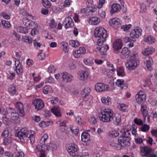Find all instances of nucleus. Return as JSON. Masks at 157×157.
I'll list each match as a JSON object with an SVG mask.
<instances>
[{
  "label": "nucleus",
  "instance_id": "obj_13",
  "mask_svg": "<svg viewBox=\"0 0 157 157\" xmlns=\"http://www.w3.org/2000/svg\"><path fill=\"white\" fill-rule=\"evenodd\" d=\"M109 23L115 29H117L118 27L121 26L122 21L120 19L115 18L110 20L109 21Z\"/></svg>",
  "mask_w": 157,
  "mask_h": 157
},
{
  "label": "nucleus",
  "instance_id": "obj_63",
  "mask_svg": "<svg viewBox=\"0 0 157 157\" xmlns=\"http://www.w3.org/2000/svg\"><path fill=\"white\" fill-rule=\"evenodd\" d=\"M11 137L4 138L3 144L5 145H8L11 143Z\"/></svg>",
  "mask_w": 157,
  "mask_h": 157
},
{
  "label": "nucleus",
  "instance_id": "obj_61",
  "mask_svg": "<svg viewBox=\"0 0 157 157\" xmlns=\"http://www.w3.org/2000/svg\"><path fill=\"white\" fill-rule=\"evenodd\" d=\"M56 71L55 67L53 65L49 66L47 68V71L49 73H53Z\"/></svg>",
  "mask_w": 157,
  "mask_h": 157
},
{
  "label": "nucleus",
  "instance_id": "obj_41",
  "mask_svg": "<svg viewBox=\"0 0 157 157\" xmlns=\"http://www.w3.org/2000/svg\"><path fill=\"white\" fill-rule=\"evenodd\" d=\"M93 2V0H89V3H90L91 5L89 7V12L93 13L97 10V7L95 5H92Z\"/></svg>",
  "mask_w": 157,
  "mask_h": 157
},
{
  "label": "nucleus",
  "instance_id": "obj_27",
  "mask_svg": "<svg viewBox=\"0 0 157 157\" xmlns=\"http://www.w3.org/2000/svg\"><path fill=\"white\" fill-rule=\"evenodd\" d=\"M144 40L148 44H154L155 41L156 40L153 36L150 35L145 36Z\"/></svg>",
  "mask_w": 157,
  "mask_h": 157
},
{
  "label": "nucleus",
  "instance_id": "obj_46",
  "mask_svg": "<svg viewBox=\"0 0 157 157\" xmlns=\"http://www.w3.org/2000/svg\"><path fill=\"white\" fill-rule=\"evenodd\" d=\"M2 26L4 28L8 29L11 27V25L10 23L8 21L4 20L2 21Z\"/></svg>",
  "mask_w": 157,
  "mask_h": 157
},
{
  "label": "nucleus",
  "instance_id": "obj_4",
  "mask_svg": "<svg viewBox=\"0 0 157 157\" xmlns=\"http://www.w3.org/2000/svg\"><path fill=\"white\" fill-rule=\"evenodd\" d=\"M14 110H12L11 113H8L7 110L5 109L1 111V114L3 115L2 121L4 123L7 124L10 121H14L18 120V114L14 112Z\"/></svg>",
  "mask_w": 157,
  "mask_h": 157
},
{
  "label": "nucleus",
  "instance_id": "obj_5",
  "mask_svg": "<svg viewBox=\"0 0 157 157\" xmlns=\"http://www.w3.org/2000/svg\"><path fill=\"white\" fill-rule=\"evenodd\" d=\"M130 131L129 129H124L121 131V135L118 138V141L119 144L123 147H125L129 145Z\"/></svg>",
  "mask_w": 157,
  "mask_h": 157
},
{
  "label": "nucleus",
  "instance_id": "obj_58",
  "mask_svg": "<svg viewBox=\"0 0 157 157\" xmlns=\"http://www.w3.org/2000/svg\"><path fill=\"white\" fill-rule=\"evenodd\" d=\"M57 25L54 19H52L49 24V26L51 29H55L56 28Z\"/></svg>",
  "mask_w": 157,
  "mask_h": 157
},
{
  "label": "nucleus",
  "instance_id": "obj_47",
  "mask_svg": "<svg viewBox=\"0 0 157 157\" xmlns=\"http://www.w3.org/2000/svg\"><path fill=\"white\" fill-rule=\"evenodd\" d=\"M88 88L87 86L83 88L82 92V95L83 98L85 100V98L88 96Z\"/></svg>",
  "mask_w": 157,
  "mask_h": 157
},
{
  "label": "nucleus",
  "instance_id": "obj_25",
  "mask_svg": "<svg viewBox=\"0 0 157 157\" xmlns=\"http://www.w3.org/2000/svg\"><path fill=\"white\" fill-rule=\"evenodd\" d=\"M81 140L84 145H87L88 142V131L82 133L81 135Z\"/></svg>",
  "mask_w": 157,
  "mask_h": 157
},
{
  "label": "nucleus",
  "instance_id": "obj_32",
  "mask_svg": "<svg viewBox=\"0 0 157 157\" xmlns=\"http://www.w3.org/2000/svg\"><path fill=\"white\" fill-rule=\"evenodd\" d=\"M89 23L93 25H97L100 22V19L98 17H92L89 20Z\"/></svg>",
  "mask_w": 157,
  "mask_h": 157
},
{
  "label": "nucleus",
  "instance_id": "obj_37",
  "mask_svg": "<svg viewBox=\"0 0 157 157\" xmlns=\"http://www.w3.org/2000/svg\"><path fill=\"white\" fill-rule=\"evenodd\" d=\"M153 80L151 78H147L145 81V84L144 86H148L150 89L153 88Z\"/></svg>",
  "mask_w": 157,
  "mask_h": 157
},
{
  "label": "nucleus",
  "instance_id": "obj_49",
  "mask_svg": "<svg viewBox=\"0 0 157 157\" xmlns=\"http://www.w3.org/2000/svg\"><path fill=\"white\" fill-rule=\"evenodd\" d=\"M2 136L4 138L10 137L11 136V134L8 130L6 129L2 132Z\"/></svg>",
  "mask_w": 157,
  "mask_h": 157
},
{
  "label": "nucleus",
  "instance_id": "obj_48",
  "mask_svg": "<svg viewBox=\"0 0 157 157\" xmlns=\"http://www.w3.org/2000/svg\"><path fill=\"white\" fill-rule=\"evenodd\" d=\"M48 138V136L47 134H44L41 137L40 140V144H45L47 142Z\"/></svg>",
  "mask_w": 157,
  "mask_h": 157
},
{
  "label": "nucleus",
  "instance_id": "obj_57",
  "mask_svg": "<svg viewBox=\"0 0 157 157\" xmlns=\"http://www.w3.org/2000/svg\"><path fill=\"white\" fill-rule=\"evenodd\" d=\"M24 154L21 151H18L14 153L12 157H24Z\"/></svg>",
  "mask_w": 157,
  "mask_h": 157
},
{
  "label": "nucleus",
  "instance_id": "obj_2",
  "mask_svg": "<svg viewBox=\"0 0 157 157\" xmlns=\"http://www.w3.org/2000/svg\"><path fill=\"white\" fill-rule=\"evenodd\" d=\"M94 34L95 37L98 38L97 45L102 46L108 36L107 31L102 27H97L95 29Z\"/></svg>",
  "mask_w": 157,
  "mask_h": 157
},
{
  "label": "nucleus",
  "instance_id": "obj_22",
  "mask_svg": "<svg viewBox=\"0 0 157 157\" xmlns=\"http://www.w3.org/2000/svg\"><path fill=\"white\" fill-rule=\"evenodd\" d=\"M130 51L127 47H124L119 54L120 56L122 58L126 59L129 56Z\"/></svg>",
  "mask_w": 157,
  "mask_h": 157
},
{
  "label": "nucleus",
  "instance_id": "obj_36",
  "mask_svg": "<svg viewBox=\"0 0 157 157\" xmlns=\"http://www.w3.org/2000/svg\"><path fill=\"white\" fill-rule=\"evenodd\" d=\"M22 40L23 42L30 44H32L33 42V39L31 37L26 36H22Z\"/></svg>",
  "mask_w": 157,
  "mask_h": 157
},
{
  "label": "nucleus",
  "instance_id": "obj_35",
  "mask_svg": "<svg viewBox=\"0 0 157 157\" xmlns=\"http://www.w3.org/2000/svg\"><path fill=\"white\" fill-rule=\"evenodd\" d=\"M70 131L73 134L77 136L79 130L76 126L71 125L70 127Z\"/></svg>",
  "mask_w": 157,
  "mask_h": 157
},
{
  "label": "nucleus",
  "instance_id": "obj_60",
  "mask_svg": "<svg viewBox=\"0 0 157 157\" xmlns=\"http://www.w3.org/2000/svg\"><path fill=\"white\" fill-rule=\"evenodd\" d=\"M15 76V74L14 72L10 71L7 73V77L8 79L12 80L13 79Z\"/></svg>",
  "mask_w": 157,
  "mask_h": 157
},
{
  "label": "nucleus",
  "instance_id": "obj_52",
  "mask_svg": "<svg viewBox=\"0 0 157 157\" xmlns=\"http://www.w3.org/2000/svg\"><path fill=\"white\" fill-rule=\"evenodd\" d=\"M147 9V6L145 4L142 3L141 4L140 6V13H145L146 12Z\"/></svg>",
  "mask_w": 157,
  "mask_h": 157
},
{
  "label": "nucleus",
  "instance_id": "obj_56",
  "mask_svg": "<svg viewBox=\"0 0 157 157\" xmlns=\"http://www.w3.org/2000/svg\"><path fill=\"white\" fill-rule=\"evenodd\" d=\"M42 3L44 7L48 8H50L51 6L50 2L48 0H42Z\"/></svg>",
  "mask_w": 157,
  "mask_h": 157
},
{
  "label": "nucleus",
  "instance_id": "obj_51",
  "mask_svg": "<svg viewBox=\"0 0 157 157\" xmlns=\"http://www.w3.org/2000/svg\"><path fill=\"white\" fill-rule=\"evenodd\" d=\"M17 30L18 32L24 34H26L28 32V29L26 28L23 27H18L17 28Z\"/></svg>",
  "mask_w": 157,
  "mask_h": 157
},
{
  "label": "nucleus",
  "instance_id": "obj_38",
  "mask_svg": "<svg viewBox=\"0 0 157 157\" xmlns=\"http://www.w3.org/2000/svg\"><path fill=\"white\" fill-rule=\"evenodd\" d=\"M68 66L70 70H74L76 67V62L74 60H71L68 62Z\"/></svg>",
  "mask_w": 157,
  "mask_h": 157
},
{
  "label": "nucleus",
  "instance_id": "obj_14",
  "mask_svg": "<svg viewBox=\"0 0 157 157\" xmlns=\"http://www.w3.org/2000/svg\"><path fill=\"white\" fill-rule=\"evenodd\" d=\"M33 103L37 110L42 109L44 105L43 101L39 98L34 100L33 101Z\"/></svg>",
  "mask_w": 157,
  "mask_h": 157
},
{
  "label": "nucleus",
  "instance_id": "obj_17",
  "mask_svg": "<svg viewBox=\"0 0 157 157\" xmlns=\"http://www.w3.org/2000/svg\"><path fill=\"white\" fill-rule=\"evenodd\" d=\"M61 77L62 80L66 82H70L73 80V76L67 72L61 73Z\"/></svg>",
  "mask_w": 157,
  "mask_h": 157
},
{
  "label": "nucleus",
  "instance_id": "obj_9",
  "mask_svg": "<svg viewBox=\"0 0 157 157\" xmlns=\"http://www.w3.org/2000/svg\"><path fill=\"white\" fill-rule=\"evenodd\" d=\"M67 150L70 155L72 157L75 156L76 153L78 151V147L77 145L74 143L69 144L67 147Z\"/></svg>",
  "mask_w": 157,
  "mask_h": 157
},
{
  "label": "nucleus",
  "instance_id": "obj_23",
  "mask_svg": "<svg viewBox=\"0 0 157 157\" xmlns=\"http://www.w3.org/2000/svg\"><path fill=\"white\" fill-rule=\"evenodd\" d=\"M54 115L57 117H60L62 116V113L60 108L58 106H54L51 109Z\"/></svg>",
  "mask_w": 157,
  "mask_h": 157
},
{
  "label": "nucleus",
  "instance_id": "obj_50",
  "mask_svg": "<svg viewBox=\"0 0 157 157\" xmlns=\"http://www.w3.org/2000/svg\"><path fill=\"white\" fill-rule=\"evenodd\" d=\"M37 57L40 60H44L46 57L45 54L42 51L40 50L38 53Z\"/></svg>",
  "mask_w": 157,
  "mask_h": 157
},
{
  "label": "nucleus",
  "instance_id": "obj_20",
  "mask_svg": "<svg viewBox=\"0 0 157 157\" xmlns=\"http://www.w3.org/2000/svg\"><path fill=\"white\" fill-rule=\"evenodd\" d=\"M53 123V121L52 120L47 121L42 120L39 123L38 125L41 128H45L52 125Z\"/></svg>",
  "mask_w": 157,
  "mask_h": 157
},
{
  "label": "nucleus",
  "instance_id": "obj_3",
  "mask_svg": "<svg viewBox=\"0 0 157 157\" xmlns=\"http://www.w3.org/2000/svg\"><path fill=\"white\" fill-rule=\"evenodd\" d=\"M140 64L139 58L137 53L135 52L132 54L129 59L125 64L126 68L128 70H134Z\"/></svg>",
  "mask_w": 157,
  "mask_h": 157
},
{
  "label": "nucleus",
  "instance_id": "obj_64",
  "mask_svg": "<svg viewBox=\"0 0 157 157\" xmlns=\"http://www.w3.org/2000/svg\"><path fill=\"white\" fill-rule=\"evenodd\" d=\"M33 42L34 46L36 49L40 48L42 45V44L37 42L36 40H33Z\"/></svg>",
  "mask_w": 157,
  "mask_h": 157
},
{
  "label": "nucleus",
  "instance_id": "obj_39",
  "mask_svg": "<svg viewBox=\"0 0 157 157\" xmlns=\"http://www.w3.org/2000/svg\"><path fill=\"white\" fill-rule=\"evenodd\" d=\"M8 91L10 94L11 96L16 94L17 90L15 86L14 85H11L8 88Z\"/></svg>",
  "mask_w": 157,
  "mask_h": 157
},
{
  "label": "nucleus",
  "instance_id": "obj_33",
  "mask_svg": "<svg viewBox=\"0 0 157 157\" xmlns=\"http://www.w3.org/2000/svg\"><path fill=\"white\" fill-rule=\"evenodd\" d=\"M109 136L112 137L118 136L119 135V129L118 128H115L113 130L110 131L108 133Z\"/></svg>",
  "mask_w": 157,
  "mask_h": 157
},
{
  "label": "nucleus",
  "instance_id": "obj_55",
  "mask_svg": "<svg viewBox=\"0 0 157 157\" xmlns=\"http://www.w3.org/2000/svg\"><path fill=\"white\" fill-rule=\"evenodd\" d=\"M118 107L119 109L122 112L126 111L127 109V106L124 104H120L118 105Z\"/></svg>",
  "mask_w": 157,
  "mask_h": 157
},
{
  "label": "nucleus",
  "instance_id": "obj_7",
  "mask_svg": "<svg viewBox=\"0 0 157 157\" xmlns=\"http://www.w3.org/2000/svg\"><path fill=\"white\" fill-rule=\"evenodd\" d=\"M57 145L55 144L50 142L47 144H38L36 147V150L40 153L45 152L48 151H53L57 149Z\"/></svg>",
  "mask_w": 157,
  "mask_h": 157
},
{
  "label": "nucleus",
  "instance_id": "obj_29",
  "mask_svg": "<svg viewBox=\"0 0 157 157\" xmlns=\"http://www.w3.org/2000/svg\"><path fill=\"white\" fill-rule=\"evenodd\" d=\"M16 70L17 74L20 75L23 72L22 66L18 60H16L15 62Z\"/></svg>",
  "mask_w": 157,
  "mask_h": 157
},
{
  "label": "nucleus",
  "instance_id": "obj_12",
  "mask_svg": "<svg viewBox=\"0 0 157 157\" xmlns=\"http://www.w3.org/2000/svg\"><path fill=\"white\" fill-rule=\"evenodd\" d=\"M136 101L139 104L143 103L145 100L146 96L145 93L143 91H140L136 96Z\"/></svg>",
  "mask_w": 157,
  "mask_h": 157
},
{
  "label": "nucleus",
  "instance_id": "obj_24",
  "mask_svg": "<svg viewBox=\"0 0 157 157\" xmlns=\"http://www.w3.org/2000/svg\"><path fill=\"white\" fill-rule=\"evenodd\" d=\"M121 9V7L120 4L117 3L114 4L111 6V9L110 13H114L119 11Z\"/></svg>",
  "mask_w": 157,
  "mask_h": 157
},
{
  "label": "nucleus",
  "instance_id": "obj_34",
  "mask_svg": "<svg viewBox=\"0 0 157 157\" xmlns=\"http://www.w3.org/2000/svg\"><path fill=\"white\" fill-rule=\"evenodd\" d=\"M140 110L141 113L144 118V121H145L146 117L148 115L147 111V106L145 105H142L141 106Z\"/></svg>",
  "mask_w": 157,
  "mask_h": 157
},
{
  "label": "nucleus",
  "instance_id": "obj_31",
  "mask_svg": "<svg viewBox=\"0 0 157 157\" xmlns=\"http://www.w3.org/2000/svg\"><path fill=\"white\" fill-rule=\"evenodd\" d=\"M16 108L21 113V116H23L24 115V107L23 104L20 102H18L16 104Z\"/></svg>",
  "mask_w": 157,
  "mask_h": 157
},
{
  "label": "nucleus",
  "instance_id": "obj_15",
  "mask_svg": "<svg viewBox=\"0 0 157 157\" xmlns=\"http://www.w3.org/2000/svg\"><path fill=\"white\" fill-rule=\"evenodd\" d=\"M142 30L141 29L137 27L133 29L130 34V36L133 38H138L142 34Z\"/></svg>",
  "mask_w": 157,
  "mask_h": 157
},
{
  "label": "nucleus",
  "instance_id": "obj_45",
  "mask_svg": "<svg viewBox=\"0 0 157 157\" xmlns=\"http://www.w3.org/2000/svg\"><path fill=\"white\" fill-rule=\"evenodd\" d=\"M67 123V121H63L60 123L59 124V129L61 132H64L65 131Z\"/></svg>",
  "mask_w": 157,
  "mask_h": 157
},
{
  "label": "nucleus",
  "instance_id": "obj_53",
  "mask_svg": "<svg viewBox=\"0 0 157 157\" xmlns=\"http://www.w3.org/2000/svg\"><path fill=\"white\" fill-rule=\"evenodd\" d=\"M69 44L71 46L75 48L78 47L80 45V44L78 41L74 40H70Z\"/></svg>",
  "mask_w": 157,
  "mask_h": 157
},
{
  "label": "nucleus",
  "instance_id": "obj_43",
  "mask_svg": "<svg viewBox=\"0 0 157 157\" xmlns=\"http://www.w3.org/2000/svg\"><path fill=\"white\" fill-rule=\"evenodd\" d=\"M53 92L52 88L49 86H46L43 87V92L45 94H47L49 93H52Z\"/></svg>",
  "mask_w": 157,
  "mask_h": 157
},
{
  "label": "nucleus",
  "instance_id": "obj_28",
  "mask_svg": "<svg viewBox=\"0 0 157 157\" xmlns=\"http://www.w3.org/2000/svg\"><path fill=\"white\" fill-rule=\"evenodd\" d=\"M155 49L152 47H148L144 49L142 51V54L144 56H148L151 54L155 52Z\"/></svg>",
  "mask_w": 157,
  "mask_h": 157
},
{
  "label": "nucleus",
  "instance_id": "obj_11",
  "mask_svg": "<svg viewBox=\"0 0 157 157\" xmlns=\"http://www.w3.org/2000/svg\"><path fill=\"white\" fill-rule=\"evenodd\" d=\"M95 90L98 92H102L107 91L109 89V86L102 82L96 83L95 86Z\"/></svg>",
  "mask_w": 157,
  "mask_h": 157
},
{
  "label": "nucleus",
  "instance_id": "obj_1",
  "mask_svg": "<svg viewBox=\"0 0 157 157\" xmlns=\"http://www.w3.org/2000/svg\"><path fill=\"white\" fill-rule=\"evenodd\" d=\"M35 131L29 130L26 128H24L17 133L16 136L23 143L27 142L29 139L31 143L33 144L35 141Z\"/></svg>",
  "mask_w": 157,
  "mask_h": 157
},
{
  "label": "nucleus",
  "instance_id": "obj_40",
  "mask_svg": "<svg viewBox=\"0 0 157 157\" xmlns=\"http://www.w3.org/2000/svg\"><path fill=\"white\" fill-rule=\"evenodd\" d=\"M75 121L79 125L81 126L84 125L86 123L85 121L82 120L81 117L78 115L76 117Z\"/></svg>",
  "mask_w": 157,
  "mask_h": 157
},
{
  "label": "nucleus",
  "instance_id": "obj_44",
  "mask_svg": "<svg viewBox=\"0 0 157 157\" xmlns=\"http://www.w3.org/2000/svg\"><path fill=\"white\" fill-rule=\"evenodd\" d=\"M117 74L118 76H124L125 75L124 68L123 67H118L117 69Z\"/></svg>",
  "mask_w": 157,
  "mask_h": 157
},
{
  "label": "nucleus",
  "instance_id": "obj_18",
  "mask_svg": "<svg viewBox=\"0 0 157 157\" xmlns=\"http://www.w3.org/2000/svg\"><path fill=\"white\" fill-rule=\"evenodd\" d=\"M144 62L147 69L149 70H151L153 63V58L150 56L147 57L145 58Z\"/></svg>",
  "mask_w": 157,
  "mask_h": 157
},
{
  "label": "nucleus",
  "instance_id": "obj_6",
  "mask_svg": "<svg viewBox=\"0 0 157 157\" xmlns=\"http://www.w3.org/2000/svg\"><path fill=\"white\" fill-rule=\"evenodd\" d=\"M114 116V113L111 109L105 108L101 111L99 118L102 122H109L112 121Z\"/></svg>",
  "mask_w": 157,
  "mask_h": 157
},
{
  "label": "nucleus",
  "instance_id": "obj_59",
  "mask_svg": "<svg viewBox=\"0 0 157 157\" xmlns=\"http://www.w3.org/2000/svg\"><path fill=\"white\" fill-rule=\"evenodd\" d=\"M39 31L36 28L33 29H32L30 32V34L32 36H35L36 35H39Z\"/></svg>",
  "mask_w": 157,
  "mask_h": 157
},
{
  "label": "nucleus",
  "instance_id": "obj_19",
  "mask_svg": "<svg viewBox=\"0 0 157 157\" xmlns=\"http://www.w3.org/2000/svg\"><path fill=\"white\" fill-rule=\"evenodd\" d=\"M63 24L65 28L66 29L73 27L74 25L72 19L70 17H67L65 18Z\"/></svg>",
  "mask_w": 157,
  "mask_h": 157
},
{
  "label": "nucleus",
  "instance_id": "obj_62",
  "mask_svg": "<svg viewBox=\"0 0 157 157\" xmlns=\"http://www.w3.org/2000/svg\"><path fill=\"white\" fill-rule=\"evenodd\" d=\"M150 128L149 126L146 124L143 125L140 128V130L144 132H146L148 131Z\"/></svg>",
  "mask_w": 157,
  "mask_h": 157
},
{
  "label": "nucleus",
  "instance_id": "obj_16",
  "mask_svg": "<svg viewBox=\"0 0 157 157\" xmlns=\"http://www.w3.org/2000/svg\"><path fill=\"white\" fill-rule=\"evenodd\" d=\"M88 72L86 71H81L78 73V77L79 80L85 81L88 78Z\"/></svg>",
  "mask_w": 157,
  "mask_h": 157
},
{
  "label": "nucleus",
  "instance_id": "obj_26",
  "mask_svg": "<svg viewBox=\"0 0 157 157\" xmlns=\"http://www.w3.org/2000/svg\"><path fill=\"white\" fill-rule=\"evenodd\" d=\"M122 46L121 40L120 39H117L114 42L113 44V48L116 51L121 49Z\"/></svg>",
  "mask_w": 157,
  "mask_h": 157
},
{
  "label": "nucleus",
  "instance_id": "obj_42",
  "mask_svg": "<svg viewBox=\"0 0 157 157\" xmlns=\"http://www.w3.org/2000/svg\"><path fill=\"white\" fill-rule=\"evenodd\" d=\"M61 48L63 51L65 53H67L69 52V49L68 48L67 43L64 42H62L61 43Z\"/></svg>",
  "mask_w": 157,
  "mask_h": 157
},
{
  "label": "nucleus",
  "instance_id": "obj_21",
  "mask_svg": "<svg viewBox=\"0 0 157 157\" xmlns=\"http://www.w3.org/2000/svg\"><path fill=\"white\" fill-rule=\"evenodd\" d=\"M22 14L25 17H24L23 18V22L24 25L28 27L29 24V23H30L31 21H29L27 17L29 16L31 17V15L26 11H23L22 13Z\"/></svg>",
  "mask_w": 157,
  "mask_h": 157
},
{
  "label": "nucleus",
  "instance_id": "obj_54",
  "mask_svg": "<svg viewBox=\"0 0 157 157\" xmlns=\"http://www.w3.org/2000/svg\"><path fill=\"white\" fill-rule=\"evenodd\" d=\"M28 28L29 29H35L38 28L37 23L35 21H31L29 23Z\"/></svg>",
  "mask_w": 157,
  "mask_h": 157
},
{
  "label": "nucleus",
  "instance_id": "obj_30",
  "mask_svg": "<svg viewBox=\"0 0 157 157\" xmlns=\"http://www.w3.org/2000/svg\"><path fill=\"white\" fill-rule=\"evenodd\" d=\"M101 102L104 105H109L112 104L111 99L109 96L102 97L101 98Z\"/></svg>",
  "mask_w": 157,
  "mask_h": 157
},
{
  "label": "nucleus",
  "instance_id": "obj_10",
  "mask_svg": "<svg viewBox=\"0 0 157 157\" xmlns=\"http://www.w3.org/2000/svg\"><path fill=\"white\" fill-rule=\"evenodd\" d=\"M86 51V49L85 47H81L78 49L74 51L72 55L75 58L79 59L81 57L82 55L85 54Z\"/></svg>",
  "mask_w": 157,
  "mask_h": 157
},
{
  "label": "nucleus",
  "instance_id": "obj_8",
  "mask_svg": "<svg viewBox=\"0 0 157 157\" xmlns=\"http://www.w3.org/2000/svg\"><path fill=\"white\" fill-rule=\"evenodd\" d=\"M141 154L146 157H157L156 152H153L151 148L148 146H144L141 148Z\"/></svg>",
  "mask_w": 157,
  "mask_h": 157
}]
</instances>
